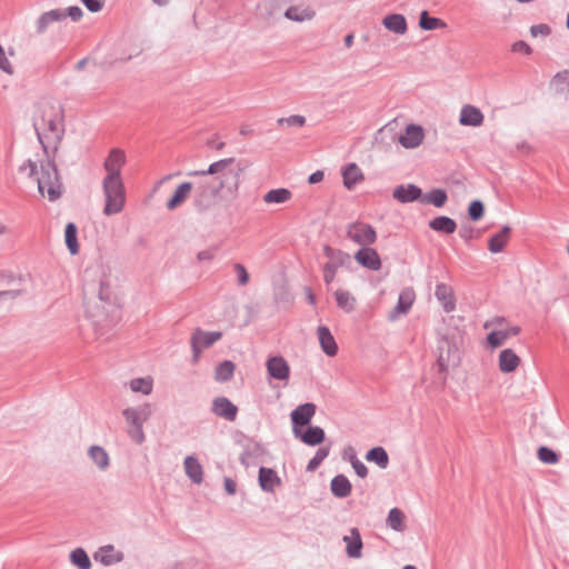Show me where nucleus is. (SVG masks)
Wrapping results in <instances>:
<instances>
[{"label": "nucleus", "instance_id": "nucleus-21", "mask_svg": "<svg viewBox=\"0 0 569 569\" xmlns=\"http://www.w3.org/2000/svg\"><path fill=\"white\" fill-rule=\"evenodd\" d=\"M318 340L321 350L329 357H335L338 353V345L330 329L326 326H319L317 329Z\"/></svg>", "mask_w": 569, "mask_h": 569}, {"label": "nucleus", "instance_id": "nucleus-34", "mask_svg": "<svg viewBox=\"0 0 569 569\" xmlns=\"http://www.w3.org/2000/svg\"><path fill=\"white\" fill-rule=\"evenodd\" d=\"M429 227L433 231L451 234L457 229V222L447 216H438L429 221Z\"/></svg>", "mask_w": 569, "mask_h": 569}, {"label": "nucleus", "instance_id": "nucleus-25", "mask_svg": "<svg viewBox=\"0 0 569 569\" xmlns=\"http://www.w3.org/2000/svg\"><path fill=\"white\" fill-rule=\"evenodd\" d=\"M511 234V228L506 224L497 233H493L488 240V249L491 253L501 252L508 243Z\"/></svg>", "mask_w": 569, "mask_h": 569}, {"label": "nucleus", "instance_id": "nucleus-57", "mask_svg": "<svg viewBox=\"0 0 569 569\" xmlns=\"http://www.w3.org/2000/svg\"><path fill=\"white\" fill-rule=\"evenodd\" d=\"M83 6L92 13L99 12L102 9V0H81Z\"/></svg>", "mask_w": 569, "mask_h": 569}, {"label": "nucleus", "instance_id": "nucleus-19", "mask_svg": "<svg viewBox=\"0 0 569 569\" xmlns=\"http://www.w3.org/2000/svg\"><path fill=\"white\" fill-rule=\"evenodd\" d=\"M93 558L103 566H112L121 562L124 555L122 551L116 550L113 545H106L96 551Z\"/></svg>", "mask_w": 569, "mask_h": 569}, {"label": "nucleus", "instance_id": "nucleus-24", "mask_svg": "<svg viewBox=\"0 0 569 569\" xmlns=\"http://www.w3.org/2000/svg\"><path fill=\"white\" fill-rule=\"evenodd\" d=\"M64 19V12L62 9H52L43 12L36 21V32L42 34L54 22H59Z\"/></svg>", "mask_w": 569, "mask_h": 569}, {"label": "nucleus", "instance_id": "nucleus-63", "mask_svg": "<svg viewBox=\"0 0 569 569\" xmlns=\"http://www.w3.org/2000/svg\"><path fill=\"white\" fill-rule=\"evenodd\" d=\"M223 485H224V490L227 491V493H229V495L236 493L237 483L231 478H224Z\"/></svg>", "mask_w": 569, "mask_h": 569}, {"label": "nucleus", "instance_id": "nucleus-51", "mask_svg": "<svg viewBox=\"0 0 569 569\" xmlns=\"http://www.w3.org/2000/svg\"><path fill=\"white\" fill-rule=\"evenodd\" d=\"M507 339V335L503 330H495L487 336V342L492 349L502 346Z\"/></svg>", "mask_w": 569, "mask_h": 569}, {"label": "nucleus", "instance_id": "nucleus-18", "mask_svg": "<svg viewBox=\"0 0 569 569\" xmlns=\"http://www.w3.org/2000/svg\"><path fill=\"white\" fill-rule=\"evenodd\" d=\"M258 482L262 491L272 493L281 485V479L272 468L260 467L258 471Z\"/></svg>", "mask_w": 569, "mask_h": 569}, {"label": "nucleus", "instance_id": "nucleus-64", "mask_svg": "<svg viewBox=\"0 0 569 569\" xmlns=\"http://www.w3.org/2000/svg\"><path fill=\"white\" fill-rule=\"evenodd\" d=\"M323 177H325L323 171H321V170H317V171L312 172V173L309 176V178H308V182H309L310 184H316V183H318V182L322 181V180H323Z\"/></svg>", "mask_w": 569, "mask_h": 569}, {"label": "nucleus", "instance_id": "nucleus-17", "mask_svg": "<svg viewBox=\"0 0 569 569\" xmlns=\"http://www.w3.org/2000/svg\"><path fill=\"white\" fill-rule=\"evenodd\" d=\"M392 197L401 203L421 201L422 190L413 183L399 184L393 189Z\"/></svg>", "mask_w": 569, "mask_h": 569}, {"label": "nucleus", "instance_id": "nucleus-53", "mask_svg": "<svg viewBox=\"0 0 569 569\" xmlns=\"http://www.w3.org/2000/svg\"><path fill=\"white\" fill-rule=\"evenodd\" d=\"M0 70L7 74H13V67L7 57L4 48L0 44Z\"/></svg>", "mask_w": 569, "mask_h": 569}, {"label": "nucleus", "instance_id": "nucleus-43", "mask_svg": "<svg viewBox=\"0 0 569 569\" xmlns=\"http://www.w3.org/2000/svg\"><path fill=\"white\" fill-rule=\"evenodd\" d=\"M439 357L437 359V363L439 366L440 371L447 370L449 362L451 361V345L448 339H442L439 342Z\"/></svg>", "mask_w": 569, "mask_h": 569}, {"label": "nucleus", "instance_id": "nucleus-59", "mask_svg": "<svg viewBox=\"0 0 569 569\" xmlns=\"http://www.w3.org/2000/svg\"><path fill=\"white\" fill-rule=\"evenodd\" d=\"M511 50L513 52H523L527 56L532 52V49L530 48V46L527 42L522 41V40L516 41L512 44Z\"/></svg>", "mask_w": 569, "mask_h": 569}, {"label": "nucleus", "instance_id": "nucleus-23", "mask_svg": "<svg viewBox=\"0 0 569 569\" xmlns=\"http://www.w3.org/2000/svg\"><path fill=\"white\" fill-rule=\"evenodd\" d=\"M343 541L347 543L346 553L349 558L358 559L362 555V539L357 528H351L350 536H345Z\"/></svg>", "mask_w": 569, "mask_h": 569}, {"label": "nucleus", "instance_id": "nucleus-2", "mask_svg": "<svg viewBox=\"0 0 569 569\" xmlns=\"http://www.w3.org/2000/svg\"><path fill=\"white\" fill-rule=\"evenodd\" d=\"M33 128L46 157L56 156L64 136V111L60 103L46 102L38 107Z\"/></svg>", "mask_w": 569, "mask_h": 569}, {"label": "nucleus", "instance_id": "nucleus-37", "mask_svg": "<svg viewBox=\"0 0 569 569\" xmlns=\"http://www.w3.org/2000/svg\"><path fill=\"white\" fill-rule=\"evenodd\" d=\"M448 200V194L445 189L436 188L430 190L427 193H422L421 202L429 203L435 206L436 208H441L446 204Z\"/></svg>", "mask_w": 569, "mask_h": 569}, {"label": "nucleus", "instance_id": "nucleus-26", "mask_svg": "<svg viewBox=\"0 0 569 569\" xmlns=\"http://www.w3.org/2000/svg\"><path fill=\"white\" fill-rule=\"evenodd\" d=\"M330 490L336 498L343 499L350 496L352 485L345 475L339 473L331 479Z\"/></svg>", "mask_w": 569, "mask_h": 569}, {"label": "nucleus", "instance_id": "nucleus-32", "mask_svg": "<svg viewBox=\"0 0 569 569\" xmlns=\"http://www.w3.org/2000/svg\"><path fill=\"white\" fill-rule=\"evenodd\" d=\"M183 465L186 475L192 482L200 485L203 481V469L199 460L193 456H187Z\"/></svg>", "mask_w": 569, "mask_h": 569}, {"label": "nucleus", "instance_id": "nucleus-22", "mask_svg": "<svg viewBox=\"0 0 569 569\" xmlns=\"http://www.w3.org/2000/svg\"><path fill=\"white\" fill-rule=\"evenodd\" d=\"M520 362V357L512 349H503L499 353L498 366L503 373L516 371Z\"/></svg>", "mask_w": 569, "mask_h": 569}, {"label": "nucleus", "instance_id": "nucleus-42", "mask_svg": "<svg viewBox=\"0 0 569 569\" xmlns=\"http://www.w3.org/2000/svg\"><path fill=\"white\" fill-rule=\"evenodd\" d=\"M551 87L559 94L569 92V70L557 72L551 79Z\"/></svg>", "mask_w": 569, "mask_h": 569}, {"label": "nucleus", "instance_id": "nucleus-3", "mask_svg": "<svg viewBox=\"0 0 569 569\" xmlns=\"http://www.w3.org/2000/svg\"><path fill=\"white\" fill-rule=\"evenodd\" d=\"M54 157L53 154L46 157V161L40 167V176L37 178L39 193L41 196L47 193L49 201L52 202L61 197L62 188Z\"/></svg>", "mask_w": 569, "mask_h": 569}, {"label": "nucleus", "instance_id": "nucleus-7", "mask_svg": "<svg viewBox=\"0 0 569 569\" xmlns=\"http://www.w3.org/2000/svg\"><path fill=\"white\" fill-rule=\"evenodd\" d=\"M346 236L360 247L371 246L377 241L375 228L363 221H355L347 226Z\"/></svg>", "mask_w": 569, "mask_h": 569}, {"label": "nucleus", "instance_id": "nucleus-46", "mask_svg": "<svg viewBox=\"0 0 569 569\" xmlns=\"http://www.w3.org/2000/svg\"><path fill=\"white\" fill-rule=\"evenodd\" d=\"M445 26L446 23L441 19L429 16L428 11L423 10L420 13L419 27L422 30L430 31L436 30L438 28H443Z\"/></svg>", "mask_w": 569, "mask_h": 569}, {"label": "nucleus", "instance_id": "nucleus-33", "mask_svg": "<svg viewBox=\"0 0 569 569\" xmlns=\"http://www.w3.org/2000/svg\"><path fill=\"white\" fill-rule=\"evenodd\" d=\"M343 184L348 190H351L356 184L363 179L362 171L356 163H348L342 168Z\"/></svg>", "mask_w": 569, "mask_h": 569}, {"label": "nucleus", "instance_id": "nucleus-49", "mask_svg": "<svg viewBox=\"0 0 569 569\" xmlns=\"http://www.w3.org/2000/svg\"><path fill=\"white\" fill-rule=\"evenodd\" d=\"M537 457L541 462L547 465L557 463L559 460V455L547 446H541L538 448Z\"/></svg>", "mask_w": 569, "mask_h": 569}, {"label": "nucleus", "instance_id": "nucleus-15", "mask_svg": "<svg viewBox=\"0 0 569 569\" xmlns=\"http://www.w3.org/2000/svg\"><path fill=\"white\" fill-rule=\"evenodd\" d=\"M307 428L303 430L301 428L300 430H295L293 436L295 438L299 439L307 446H318L322 443L326 439L325 430L319 426H306Z\"/></svg>", "mask_w": 569, "mask_h": 569}, {"label": "nucleus", "instance_id": "nucleus-16", "mask_svg": "<svg viewBox=\"0 0 569 569\" xmlns=\"http://www.w3.org/2000/svg\"><path fill=\"white\" fill-rule=\"evenodd\" d=\"M211 411L228 421H234L238 413V407L227 397H216L212 400Z\"/></svg>", "mask_w": 569, "mask_h": 569}, {"label": "nucleus", "instance_id": "nucleus-44", "mask_svg": "<svg viewBox=\"0 0 569 569\" xmlns=\"http://www.w3.org/2000/svg\"><path fill=\"white\" fill-rule=\"evenodd\" d=\"M70 561L79 569H90L92 566L90 558L83 548H76L72 550L70 553Z\"/></svg>", "mask_w": 569, "mask_h": 569}, {"label": "nucleus", "instance_id": "nucleus-31", "mask_svg": "<svg viewBox=\"0 0 569 569\" xmlns=\"http://www.w3.org/2000/svg\"><path fill=\"white\" fill-rule=\"evenodd\" d=\"M284 17L295 22L309 21L315 17V11L307 6H291L284 11Z\"/></svg>", "mask_w": 569, "mask_h": 569}, {"label": "nucleus", "instance_id": "nucleus-56", "mask_svg": "<svg viewBox=\"0 0 569 569\" xmlns=\"http://www.w3.org/2000/svg\"><path fill=\"white\" fill-rule=\"evenodd\" d=\"M550 32H551V28L545 23L535 24L530 28V33L532 37H538V36L546 37V36H549Z\"/></svg>", "mask_w": 569, "mask_h": 569}, {"label": "nucleus", "instance_id": "nucleus-13", "mask_svg": "<svg viewBox=\"0 0 569 569\" xmlns=\"http://www.w3.org/2000/svg\"><path fill=\"white\" fill-rule=\"evenodd\" d=\"M267 372L270 378L276 380H288L290 376V367L282 356H272L267 362Z\"/></svg>", "mask_w": 569, "mask_h": 569}, {"label": "nucleus", "instance_id": "nucleus-10", "mask_svg": "<svg viewBox=\"0 0 569 569\" xmlns=\"http://www.w3.org/2000/svg\"><path fill=\"white\" fill-rule=\"evenodd\" d=\"M316 410L317 407L312 402L301 403L295 410H292L290 413L292 432L311 425V420L316 413Z\"/></svg>", "mask_w": 569, "mask_h": 569}, {"label": "nucleus", "instance_id": "nucleus-62", "mask_svg": "<svg viewBox=\"0 0 569 569\" xmlns=\"http://www.w3.org/2000/svg\"><path fill=\"white\" fill-rule=\"evenodd\" d=\"M213 257H214V250H212V249L199 251L197 254V259L199 261H210L213 259Z\"/></svg>", "mask_w": 569, "mask_h": 569}, {"label": "nucleus", "instance_id": "nucleus-5", "mask_svg": "<svg viewBox=\"0 0 569 569\" xmlns=\"http://www.w3.org/2000/svg\"><path fill=\"white\" fill-rule=\"evenodd\" d=\"M104 194L103 213L112 216L122 211L126 202V190L122 178L104 177L102 180Z\"/></svg>", "mask_w": 569, "mask_h": 569}, {"label": "nucleus", "instance_id": "nucleus-28", "mask_svg": "<svg viewBox=\"0 0 569 569\" xmlns=\"http://www.w3.org/2000/svg\"><path fill=\"white\" fill-rule=\"evenodd\" d=\"M413 299L415 293L412 290L407 289L401 291L396 307L389 315L390 320H396L399 315L407 313L413 303Z\"/></svg>", "mask_w": 569, "mask_h": 569}, {"label": "nucleus", "instance_id": "nucleus-40", "mask_svg": "<svg viewBox=\"0 0 569 569\" xmlns=\"http://www.w3.org/2000/svg\"><path fill=\"white\" fill-rule=\"evenodd\" d=\"M236 366L231 360H223L214 369V380L227 382L232 379Z\"/></svg>", "mask_w": 569, "mask_h": 569}, {"label": "nucleus", "instance_id": "nucleus-12", "mask_svg": "<svg viewBox=\"0 0 569 569\" xmlns=\"http://www.w3.org/2000/svg\"><path fill=\"white\" fill-rule=\"evenodd\" d=\"M124 163V151L118 148L111 149L103 162V168L107 171L106 177L121 178V169Z\"/></svg>", "mask_w": 569, "mask_h": 569}, {"label": "nucleus", "instance_id": "nucleus-30", "mask_svg": "<svg viewBox=\"0 0 569 569\" xmlns=\"http://www.w3.org/2000/svg\"><path fill=\"white\" fill-rule=\"evenodd\" d=\"M435 296L438 301L442 305L445 311L450 312L456 308L453 291L451 287L446 283H438L436 286Z\"/></svg>", "mask_w": 569, "mask_h": 569}, {"label": "nucleus", "instance_id": "nucleus-47", "mask_svg": "<svg viewBox=\"0 0 569 569\" xmlns=\"http://www.w3.org/2000/svg\"><path fill=\"white\" fill-rule=\"evenodd\" d=\"M405 515L398 508H392L387 518V526L395 531H403L405 530Z\"/></svg>", "mask_w": 569, "mask_h": 569}, {"label": "nucleus", "instance_id": "nucleus-29", "mask_svg": "<svg viewBox=\"0 0 569 569\" xmlns=\"http://www.w3.org/2000/svg\"><path fill=\"white\" fill-rule=\"evenodd\" d=\"M383 27L396 33V34H405L407 32L408 26L407 20L403 14L400 13H390L387 14L382 19Z\"/></svg>", "mask_w": 569, "mask_h": 569}, {"label": "nucleus", "instance_id": "nucleus-20", "mask_svg": "<svg viewBox=\"0 0 569 569\" xmlns=\"http://www.w3.org/2000/svg\"><path fill=\"white\" fill-rule=\"evenodd\" d=\"M483 119L482 111L472 104H465L460 110L459 122L462 126L479 127L483 123Z\"/></svg>", "mask_w": 569, "mask_h": 569}, {"label": "nucleus", "instance_id": "nucleus-35", "mask_svg": "<svg viewBox=\"0 0 569 569\" xmlns=\"http://www.w3.org/2000/svg\"><path fill=\"white\" fill-rule=\"evenodd\" d=\"M333 296L339 309L347 313H351L356 309L357 300L349 291L339 289Z\"/></svg>", "mask_w": 569, "mask_h": 569}, {"label": "nucleus", "instance_id": "nucleus-60", "mask_svg": "<svg viewBox=\"0 0 569 569\" xmlns=\"http://www.w3.org/2000/svg\"><path fill=\"white\" fill-rule=\"evenodd\" d=\"M459 236L466 241H470L475 237V229L471 226H462Z\"/></svg>", "mask_w": 569, "mask_h": 569}, {"label": "nucleus", "instance_id": "nucleus-39", "mask_svg": "<svg viewBox=\"0 0 569 569\" xmlns=\"http://www.w3.org/2000/svg\"><path fill=\"white\" fill-rule=\"evenodd\" d=\"M366 459L370 462H375L379 468L386 469L389 465V456L383 447H373L368 450Z\"/></svg>", "mask_w": 569, "mask_h": 569}, {"label": "nucleus", "instance_id": "nucleus-14", "mask_svg": "<svg viewBox=\"0 0 569 569\" xmlns=\"http://www.w3.org/2000/svg\"><path fill=\"white\" fill-rule=\"evenodd\" d=\"M423 138V128L420 124L410 123L399 137V143L406 149H415L422 143Z\"/></svg>", "mask_w": 569, "mask_h": 569}, {"label": "nucleus", "instance_id": "nucleus-45", "mask_svg": "<svg viewBox=\"0 0 569 569\" xmlns=\"http://www.w3.org/2000/svg\"><path fill=\"white\" fill-rule=\"evenodd\" d=\"M129 386L133 392L148 396L152 392L153 381L150 377L134 378L130 381Z\"/></svg>", "mask_w": 569, "mask_h": 569}, {"label": "nucleus", "instance_id": "nucleus-55", "mask_svg": "<svg viewBox=\"0 0 569 569\" xmlns=\"http://www.w3.org/2000/svg\"><path fill=\"white\" fill-rule=\"evenodd\" d=\"M62 12H64V18L70 17L72 21H78L83 16V11L79 6L68 7L67 9H62Z\"/></svg>", "mask_w": 569, "mask_h": 569}, {"label": "nucleus", "instance_id": "nucleus-8", "mask_svg": "<svg viewBox=\"0 0 569 569\" xmlns=\"http://www.w3.org/2000/svg\"><path fill=\"white\" fill-rule=\"evenodd\" d=\"M221 331H204L200 328L194 329L190 339L192 361L198 362L202 350L214 345L218 340L221 339Z\"/></svg>", "mask_w": 569, "mask_h": 569}, {"label": "nucleus", "instance_id": "nucleus-6", "mask_svg": "<svg viewBox=\"0 0 569 569\" xmlns=\"http://www.w3.org/2000/svg\"><path fill=\"white\" fill-rule=\"evenodd\" d=\"M323 254L328 258V261L322 267L323 281L329 286L333 282L339 268L351 264V256L329 244L323 246Z\"/></svg>", "mask_w": 569, "mask_h": 569}, {"label": "nucleus", "instance_id": "nucleus-61", "mask_svg": "<svg viewBox=\"0 0 569 569\" xmlns=\"http://www.w3.org/2000/svg\"><path fill=\"white\" fill-rule=\"evenodd\" d=\"M27 169H29V176L32 177L37 173V163L32 160H28L22 166H20L19 171L23 172Z\"/></svg>", "mask_w": 569, "mask_h": 569}, {"label": "nucleus", "instance_id": "nucleus-27", "mask_svg": "<svg viewBox=\"0 0 569 569\" xmlns=\"http://www.w3.org/2000/svg\"><path fill=\"white\" fill-rule=\"evenodd\" d=\"M194 190L193 182H182L174 190L173 194L167 202L168 210L177 209L190 194L191 190Z\"/></svg>", "mask_w": 569, "mask_h": 569}, {"label": "nucleus", "instance_id": "nucleus-54", "mask_svg": "<svg viewBox=\"0 0 569 569\" xmlns=\"http://www.w3.org/2000/svg\"><path fill=\"white\" fill-rule=\"evenodd\" d=\"M233 269L238 276V283L246 286L249 282V273L242 263H234Z\"/></svg>", "mask_w": 569, "mask_h": 569}, {"label": "nucleus", "instance_id": "nucleus-11", "mask_svg": "<svg viewBox=\"0 0 569 569\" xmlns=\"http://www.w3.org/2000/svg\"><path fill=\"white\" fill-rule=\"evenodd\" d=\"M353 258L361 267L368 270L378 271L381 268L380 256L371 246L361 247Z\"/></svg>", "mask_w": 569, "mask_h": 569}, {"label": "nucleus", "instance_id": "nucleus-41", "mask_svg": "<svg viewBox=\"0 0 569 569\" xmlns=\"http://www.w3.org/2000/svg\"><path fill=\"white\" fill-rule=\"evenodd\" d=\"M292 193L287 188H277L269 190L263 196V201L266 203H284L290 200Z\"/></svg>", "mask_w": 569, "mask_h": 569}, {"label": "nucleus", "instance_id": "nucleus-9", "mask_svg": "<svg viewBox=\"0 0 569 569\" xmlns=\"http://www.w3.org/2000/svg\"><path fill=\"white\" fill-rule=\"evenodd\" d=\"M242 446V452L240 453V462L244 467L257 465L263 456L268 453L267 448L259 441L251 438H244Z\"/></svg>", "mask_w": 569, "mask_h": 569}, {"label": "nucleus", "instance_id": "nucleus-4", "mask_svg": "<svg viewBox=\"0 0 569 569\" xmlns=\"http://www.w3.org/2000/svg\"><path fill=\"white\" fill-rule=\"evenodd\" d=\"M152 406L142 403L137 407H128L122 410V416L128 425V436L132 441L141 445L146 440L143 423L151 417Z\"/></svg>", "mask_w": 569, "mask_h": 569}, {"label": "nucleus", "instance_id": "nucleus-58", "mask_svg": "<svg viewBox=\"0 0 569 569\" xmlns=\"http://www.w3.org/2000/svg\"><path fill=\"white\" fill-rule=\"evenodd\" d=\"M351 466L358 477H360V478L367 477L368 468L366 467V465L362 461H360L359 459H355V461H352Z\"/></svg>", "mask_w": 569, "mask_h": 569}, {"label": "nucleus", "instance_id": "nucleus-38", "mask_svg": "<svg viewBox=\"0 0 569 569\" xmlns=\"http://www.w3.org/2000/svg\"><path fill=\"white\" fill-rule=\"evenodd\" d=\"M64 243L72 256L79 252L78 228L73 222H68L66 224Z\"/></svg>", "mask_w": 569, "mask_h": 569}, {"label": "nucleus", "instance_id": "nucleus-1", "mask_svg": "<svg viewBox=\"0 0 569 569\" xmlns=\"http://www.w3.org/2000/svg\"><path fill=\"white\" fill-rule=\"evenodd\" d=\"M242 169L234 158L212 162L206 170H192L186 174L197 178L193 182V207L198 212L210 209L221 192L234 196L239 188Z\"/></svg>", "mask_w": 569, "mask_h": 569}, {"label": "nucleus", "instance_id": "nucleus-52", "mask_svg": "<svg viewBox=\"0 0 569 569\" xmlns=\"http://www.w3.org/2000/svg\"><path fill=\"white\" fill-rule=\"evenodd\" d=\"M277 123L279 126L287 124L288 127L301 128V127H303L306 124V118L303 116H300V114H292V116H289V117H286V118H279L277 120Z\"/></svg>", "mask_w": 569, "mask_h": 569}, {"label": "nucleus", "instance_id": "nucleus-36", "mask_svg": "<svg viewBox=\"0 0 569 569\" xmlns=\"http://www.w3.org/2000/svg\"><path fill=\"white\" fill-rule=\"evenodd\" d=\"M88 455L93 463L100 469L106 470L110 465L108 452L101 446L94 445L89 448Z\"/></svg>", "mask_w": 569, "mask_h": 569}, {"label": "nucleus", "instance_id": "nucleus-50", "mask_svg": "<svg viewBox=\"0 0 569 569\" xmlns=\"http://www.w3.org/2000/svg\"><path fill=\"white\" fill-rule=\"evenodd\" d=\"M485 214V204L481 200H472L468 206V217L471 221H479Z\"/></svg>", "mask_w": 569, "mask_h": 569}, {"label": "nucleus", "instance_id": "nucleus-48", "mask_svg": "<svg viewBox=\"0 0 569 569\" xmlns=\"http://www.w3.org/2000/svg\"><path fill=\"white\" fill-rule=\"evenodd\" d=\"M330 447H320L316 451L315 456L307 463L306 470L308 472L316 471L322 461L329 456Z\"/></svg>", "mask_w": 569, "mask_h": 569}]
</instances>
